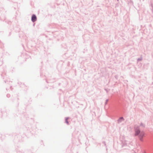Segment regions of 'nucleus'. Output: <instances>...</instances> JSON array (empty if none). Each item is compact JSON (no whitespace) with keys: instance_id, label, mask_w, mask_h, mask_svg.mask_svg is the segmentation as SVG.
<instances>
[{"instance_id":"10","label":"nucleus","mask_w":153,"mask_h":153,"mask_svg":"<svg viewBox=\"0 0 153 153\" xmlns=\"http://www.w3.org/2000/svg\"><path fill=\"white\" fill-rule=\"evenodd\" d=\"M105 91H106V92L107 93L108 92V91L107 90V89H105Z\"/></svg>"},{"instance_id":"11","label":"nucleus","mask_w":153,"mask_h":153,"mask_svg":"<svg viewBox=\"0 0 153 153\" xmlns=\"http://www.w3.org/2000/svg\"><path fill=\"white\" fill-rule=\"evenodd\" d=\"M115 77L116 78L117 77L116 76H115Z\"/></svg>"},{"instance_id":"3","label":"nucleus","mask_w":153,"mask_h":153,"mask_svg":"<svg viewBox=\"0 0 153 153\" xmlns=\"http://www.w3.org/2000/svg\"><path fill=\"white\" fill-rule=\"evenodd\" d=\"M124 120V119L123 117H120L119 119L118 120V123H121L122 120Z\"/></svg>"},{"instance_id":"5","label":"nucleus","mask_w":153,"mask_h":153,"mask_svg":"<svg viewBox=\"0 0 153 153\" xmlns=\"http://www.w3.org/2000/svg\"><path fill=\"white\" fill-rule=\"evenodd\" d=\"M69 118V117H65V123L68 125H69V123L68 121V120Z\"/></svg>"},{"instance_id":"12","label":"nucleus","mask_w":153,"mask_h":153,"mask_svg":"<svg viewBox=\"0 0 153 153\" xmlns=\"http://www.w3.org/2000/svg\"><path fill=\"white\" fill-rule=\"evenodd\" d=\"M117 1H118V0H117Z\"/></svg>"},{"instance_id":"9","label":"nucleus","mask_w":153,"mask_h":153,"mask_svg":"<svg viewBox=\"0 0 153 153\" xmlns=\"http://www.w3.org/2000/svg\"><path fill=\"white\" fill-rule=\"evenodd\" d=\"M102 143H103L104 144V145L105 146H106V143H105V141H103Z\"/></svg>"},{"instance_id":"4","label":"nucleus","mask_w":153,"mask_h":153,"mask_svg":"<svg viewBox=\"0 0 153 153\" xmlns=\"http://www.w3.org/2000/svg\"><path fill=\"white\" fill-rule=\"evenodd\" d=\"M55 81V79H52L50 80L49 81H48V80H46V82L47 83H50V82H53Z\"/></svg>"},{"instance_id":"2","label":"nucleus","mask_w":153,"mask_h":153,"mask_svg":"<svg viewBox=\"0 0 153 153\" xmlns=\"http://www.w3.org/2000/svg\"><path fill=\"white\" fill-rule=\"evenodd\" d=\"M36 20V16L35 15H33L32 16L31 18V20L33 22H34Z\"/></svg>"},{"instance_id":"1","label":"nucleus","mask_w":153,"mask_h":153,"mask_svg":"<svg viewBox=\"0 0 153 153\" xmlns=\"http://www.w3.org/2000/svg\"><path fill=\"white\" fill-rule=\"evenodd\" d=\"M135 132L134 136H138V138L141 141H143V138L144 136L145 133L143 131H141L140 127L138 126H135L134 127Z\"/></svg>"},{"instance_id":"6","label":"nucleus","mask_w":153,"mask_h":153,"mask_svg":"<svg viewBox=\"0 0 153 153\" xmlns=\"http://www.w3.org/2000/svg\"><path fill=\"white\" fill-rule=\"evenodd\" d=\"M142 57H140L137 59V61H140L142 60Z\"/></svg>"},{"instance_id":"8","label":"nucleus","mask_w":153,"mask_h":153,"mask_svg":"<svg viewBox=\"0 0 153 153\" xmlns=\"http://www.w3.org/2000/svg\"><path fill=\"white\" fill-rule=\"evenodd\" d=\"M108 99H107L106 100V101H105V105H106L107 104V102H108Z\"/></svg>"},{"instance_id":"7","label":"nucleus","mask_w":153,"mask_h":153,"mask_svg":"<svg viewBox=\"0 0 153 153\" xmlns=\"http://www.w3.org/2000/svg\"><path fill=\"white\" fill-rule=\"evenodd\" d=\"M140 126H142L143 127H145V125L143 124L142 123H141L140 124Z\"/></svg>"}]
</instances>
